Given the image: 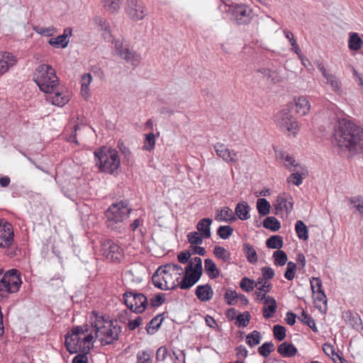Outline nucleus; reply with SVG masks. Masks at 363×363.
Listing matches in <instances>:
<instances>
[{
	"label": "nucleus",
	"instance_id": "6e6552de",
	"mask_svg": "<svg viewBox=\"0 0 363 363\" xmlns=\"http://www.w3.org/2000/svg\"><path fill=\"white\" fill-rule=\"evenodd\" d=\"M100 252L104 257L112 262H120L123 257V249L110 239L101 243Z\"/></svg>",
	"mask_w": 363,
	"mask_h": 363
},
{
	"label": "nucleus",
	"instance_id": "5701e85b",
	"mask_svg": "<svg viewBox=\"0 0 363 363\" xmlns=\"http://www.w3.org/2000/svg\"><path fill=\"white\" fill-rule=\"evenodd\" d=\"M294 106L296 112L300 116L306 115L311 108V104L308 100L304 96H300L297 99H295Z\"/></svg>",
	"mask_w": 363,
	"mask_h": 363
},
{
	"label": "nucleus",
	"instance_id": "b1692460",
	"mask_svg": "<svg viewBox=\"0 0 363 363\" xmlns=\"http://www.w3.org/2000/svg\"><path fill=\"white\" fill-rule=\"evenodd\" d=\"M250 206L245 202H239L235 208V213L239 219L246 220L250 218Z\"/></svg>",
	"mask_w": 363,
	"mask_h": 363
},
{
	"label": "nucleus",
	"instance_id": "052dcab7",
	"mask_svg": "<svg viewBox=\"0 0 363 363\" xmlns=\"http://www.w3.org/2000/svg\"><path fill=\"white\" fill-rule=\"evenodd\" d=\"M93 345L87 346V350L82 354H78L72 359V363H89L87 354L89 352Z\"/></svg>",
	"mask_w": 363,
	"mask_h": 363
},
{
	"label": "nucleus",
	"instance_id": "dca6fc26",
	"mask_svg": "<svg viewBox=\"0 0 363 363\" xmlns=\"http://www.w3.org/2000/svg\"><path fill=\"white\" fill-rule=\"evenodd\" d=\"M197 231H193L187 235L190 245H199L202 244L204 239V218L200 219L197 224Z\"/></svg>",
	"mask_w": 363,
	"mask_h": 363
},
{
	"label": "nucleus",
	"instance_id": "9b49d317",
	"mask_svg": "<svg viewBox=\"0 0 363 363\" xmlns=\"http://www.w3.org/2000/svg\"><path fill=\"white\" fill-rule=\"evenodd\" d=\"M13 228L7 220H0V247H9L13 242Z\"/></svg>",
	"mask_w": 363,
	"mask_h": 363
},
{
	"label": "nucleus",
	"instance_id": "37998d69",
	"mask_svg": "<svg viewBox=\"0 0 363 363\" xmlns=\"http://www.w3.org/2000/svg\"><path fill=\"white\" fill-rule=\"evenodd\" d=\"M274 258V264L277 266H284L287 261V255L283 250H276L273 253Z\"/></svg>",
	"mask_w": 363,
	"mask_h": 363
},
{
	"label": "nucleus",
	"instance_id": "bb28decb",
	"mask_svg": "<svg viewBox=\"0 0 363 363\" xmlns=\"http://www.w3.org/2000/svg\"><path fill=\"white\" fill-rule=\"evenodd\" d=\"M55 70L50 65H40L35 69L34 77H49L55 76Z\"/></svg>",
	"mask_w": 363,
	"mask_h": 363
},
{
	"label": "nucleus",
	"instance_id": "a18cd8bd",
	"mask_svg": "<svg viewBox=\"0 0 363 363\" xmlns=\"http://www.w3.org/2000/svg\"><path fill=\"white\" fill-rule=\"evenodd\" d=\"M300 320L308 326L313 332H318L315 320L304 311L302 312Z\"/></svg>",
	"mask_w": 363,
	"mask_h": 363
},
{
	"label": "nucleus",
	"instance_id": "ddd939ff",
	"mask_svg": "<svg viewBox=\"0 0 363 363\" xmlns=\"http://www.w3.org/2000/svg\"><path fill=\"white\" fill-rule=\"evenodd\" d=\"M81 334H83V326L76 325L73 326L72 329L65 335V346L70 354H75L78 352L79 348L77 347V346L71 347V342H74L75 339H74V337L79 336Z\"/></svg>",
	"mask_w": 363,
	"mask_h": 363
},
{
	"label": "nucleus",
	"instance_id": "39448f33",
	"mask_svg": "<svg viewBox=\"0 0 363 363\" xmlns=\"http://www.w3.org/2000/svg\"><path fill=\"white\" fill-rule=\"evenodd\" d=\"M123 299L130 311L135 314L143 313L148 306L147 297L133 289H127L123 294Z\"/></svg>",
	"mask_w": 363,
	"mask_h": 363
},
{
	"label": "nucleus",
	"instance_id": "20e7f679",
	"mask_svg": "<svg viewBox=\"0 0 363 363\" xmlns=\"http://www.w3.org/2000/svg\"><path fill=\"white\" fill-rule=\"evenodd\" d=\"M225 6H228V11L231 13L232 20L238 26L249 24L253 18L252 8L245 4H230V0H220Z\"/></svg>",
	"mask_w": 363,
	"mask_h": 363
},
{
	"label": "nucleus",
	"instance_id": "c9c22d12",
	"mask_svg": "<svg viewBox=\"0 0 363 363\" xmlns=\"http://www.w3.org/2000/svg\"><path fill=\"white\" fill-rule=\"evenodd\" d=\"M257 209L261 216H265L269 213L270 203L266 199H258L257 201Z\"/></svg>",
	"mask_w": 363,
	"mask_h": 363
},
{
	"label": "nucleus",
	"instance_id": "0e129e2a",
	"mask_svg": "<svg viewBox=\"0 0 363 363\" xmlns=\"http://www.w3.org/2000/svg\"><path fill=\"white\" fill-rule=\"evenodd\" d=\"M350 203L353 204L357 211L363 214V199L362 197H352L350 199Z\"/></svg>",
	"mask_w": 363,
	"mask_h": 363
},
{
	"label": "nucleus",
	"instance_id": "09e8293b",
	"mask_svg": "<svg viewBox=\"0 0 363 363\" xmlns=\"http://www.w3.org/2000/svg\"><path fill=\"white\" fill-rule=\"evenodd\" d=\"M116 48L118 50V55L125 60L126 62H130L134 57V53L132 52L128 48H123L122 44H116Z\"/></svg>",
	"mask_w": 363,
	"mask_h": 363
},
{
	"label": "nucleus",
	"instance_id": "774afa93",
	"mask_svg": "<svg viewBox=\"0 0 363 363\" xmlns=\"http://www.w3.org/2000/svg\"><path fill=\"white\" fill-rule=\"evenodd\" d=\"M191 257V253L188 250H183L178 253L177 259L181 264H189V259Z\"/></svg>",
	"mask_w": 363,
	"mask_h": 363
},
{
	"label": "nucleus",
	"instance_id": "f8f14e48",
	"mask_svg": "<svg viewBox=\"0 0 363 363\" xmlns=\"http://www.w3.org/2000/svg\"><path fill=\"white\" fill-rule=\"evenodd\" d=\"M274 206L276 214H278L279 211H285L286 213L288 215L293 210L294 199L289 194L285 193L279 194L277 197Z\"/></svg>",
	"mask_w": 363,
	"mask_h": 363
},
{
	"label": "nucleus",
	"instance_id": "aec40b11",
	"mask_svg": "<svg viewBox=\"0 0 363 363\" xmlns=\"http://www.w3.org/2000/svg\"><path fill=\"white\" fill-rule=\"evenodd\" d=\"M297 352L294 345L288 342H283L277 347V352L283 357H293Z\"/></svg>",
	"mask_w": 363,
	"mask_h": 363
},
{
	"label": "nucleus",
	"instance_id": "393cba45",
	"mask_svg": "<svg viewBox=\"0 0 363 363\" xmlns=\"http://www.w3.org/2000/svg\"><path fill=\"white\" fill-rule=\"evenodd\" d=\"M242 247L243 253L248 262L255 264L257 262L258 257L255 247L248 242L244 243Z\"/></svg>",
	"mask_w": 363,
	"mask_h": 363
},
{
	"label": "nucleus",
	"instance_id": "a878e982",
	"mask_svg": "<svg viewBox=\"0 0 363 363\" xmlns=\"http://www.w3.org/2000/svg\"><path fill=\"white\" fill-rule=\"evenodd\" d=\"M91 325L95 329V335L96 337L99 336V333H100L101 335L112 339L113 337H115L114 331L113 330V328H106L105 325H98L96 321L91 322Z\"/></svg>",
	"mask_w": 363,
	"mask_h": 363
},
{
	"label": "nucleus",
	"instance_id": "864d4df0",
	"mask_svg": "<svg viewBox=\"0 0 363 363\" xmlns=\"http://www.w3.org/2000/svg\"><path fill=\"white\" fill-rule=\"evenodd\" d=\"M274 337L279 341L283 340L286 337V329L281 325H275L273 328Z\"/></svg>",
	"mask_w": 363,
	"mask_h": 363
},
{
	"label": "nucleus",
	"instance_id": "9d476101",
	"mask_svg": "<svg viewBox=\"0 0 363 363\" xmlns=\"http://www.w3.org/2000/svg\"><path fill=\"white\" fill-rule=\"evenodd\" d=\"M6 281L8 287V293H16L19 291L22 284L21 274L16 269H11L6 271L2 277Z\"/></svg>",
	"mask_w": 363,
	"mask_h": 363
},
{
	"label": "nucleus",
	"instance_id": "cd10ccee",
	"mask_svg": "<svg viewBox=\"0 0 363 363\" xmlns=\"http://www.w3.org/2000/svg\"><path fill=\"white\" fill-rule=\"evenodd\" d=\"M213 255L217 259H221L225 262H230L231 260L230 252L221 246H215Z\"/></svg>",
	"mask_w": 363,
	"mask_h": 363
},
{
	"label": "nucleus",
	"instance_id": "6ab92c4d",
	"mask_svg": "<svg viewBox=\"0 0 363 363\" xmlns=\"http://www.w3.org/2000/svg\"><path fill=\"white\" fill-rule=\"evenodd\" d=\"M325 83L328 84L330 89L338 95H341L343 92L342 87V82L340 79L334 74H329L325 78Z\"/></svg>",
	"mask_w": 363,
	"mask_h": 363
},
{
	"label": "nucleus",
	"instance_id": "1a4fd4ad",
	"mask_svg": "<svg viewBox=\"0 0 363 363\" xmlns=\"http://www.w3.org/2000/svg\"><path fill=\"white\" fill-rule=\"evenodd\" d=\"M33 81L39 87L40 90L45 94H52L59 86V79L55 72V76L49 77H34Z\"/></svg>",
	"mask_w": 363,
	"mask_h": 363
},
{
	"label": "nucleus",
	"instance_id": "473e14b6",
	"mask_svg": "<svg viewBox=\"0 0 363 363\" xmlns=\"http://www.w3.org/2000/svg\"><path fill=\"white\" fill-rule=\"evenodd\" d=\"M263 226L267 229L276 232L280 229L281 223L275 217L269 216L264 220Z\"/></svg>",
	"mask_w": 363,
	"mask_h": 363
},
{
	"label": "nucleus",
	"instance_id": "de8ad7c7",
	"mask_svg": "<svg viewBox=\"0 0 363 363\" xmlns=\"http://www.w3.org/2000/svg\"><path fill=\"white\" fill-rule=\"evenodd\" d=\"M274 348V345L272 342H265L258 347V352L263 357H267Z\"/></svg>",
	"mask_w": 363,
	"mask_h": 363
},
{
	"label": "nucleus",
	"instance_id": "f257e3e1",
	"mask_svg": "<svg viewBox=\"0 0 363 363\" xmlns=\"http://www.w3.org/2000/svg\"><path fill=\"white\" fill-rule=\"evenodd\" d=\"M333 145L357 151L363 147V129L346 118H339L335 127Z\"/></svg>",
	"mask_w": 363,
	"mask_h": 363
},
{
	"label": "nucleus",
	"instance_id": "423d86ee",
	"mask_svg": "<svg viewBox=\"0 0 363 363\" xmlns=\"http://www.w3.org/2000/svg\"><path fill=\"white\" fill-rule=\"evenodd\" d=\"M274 122L276 125L281 131H287L294 136L296 135L298 131V125L297 121L290 113V111L288 108H283L278 111L274 116Z\"/></svg>",
	"mask_w": 363,
	"mask_h": 363
},
{
	"label": "nucleus",
	"instance_id": "4be33fe9",
	"mask_svg": "<svg viewBox=\"0 0 363 363\" xmlns=\"http://www.w3.org/2000/svg\"><path fill=\"white\" fill-rule=\"evenodd\" d=\"M215 219L219 222H229L232 223L236 220L233 211L229 207H224L217 211Z\"/></svg>",
	"mask_w": 363,
	"mask_h": 363
},
{
	"label": "nucleus",
	"instance_id": "a19ab883",
	"mask_svg": "<svg viewBox=\"0 0 363 363\" xmlns=\"http://www.w3.org/2000/svg\"><path fill=\"white\" fill-rule=\"evenodd\" d=\"M153 352L150 350L139 351L137 354V363H152Z\"/></svg>",
	"mask_w": 363,
	"mask_h": 363
},
{
	"label": "nucleus",
	"instance_id": "7c9ffc66",
	"mask_svg": "<svg viewBox=\"0 0 363 363\" xmlns=\"http://www.w3.org/2000/svg\"><path fill=\"white\" fill-rule=\"evenodd\" d=\"M266 245L268 248L280 250L284 245L283 238L278 235H272L267 240Z\"/></svg>",
	"mask_w": 363,
	"mask_h": 363
},
{
	"label": "nucleus",
	"instance_id": "e2e57ef3",
	"mask_svg": "<svg viewBox=\"0 0 363 363\" xmlns=\"http://www.w3.org/2000/svg\"><path fill=\"white\" fill-rule=\"evenodd\" d=\"M104 3V6L105 9L108 11L110 13H114L118 11L120 9L121 4L117 3L116 1H102Z\"/></svg>",
	"mask_w": 363,
	"mask_h": 363
},
{
	"label": "nucleus",
	"instance_id": "49530a36",
	"mask_svg": "<svg viewBox=\"0 0 363 363\" xmlns=\"http://www.w3.org/2000/svg\"><path fill=\"white\" fill-rule=\"evenodd\" d=\"M32 28L35 33L48 37L52 36L53 33L56 31V28L53 26L43 28L40 27L39 26H32Z\"/></svg>",
	"mask_w": 363,
	"mask_h": 363
},
{
	"label": "nucleus",
	"instance_id": "4d7b16f0",
	"mask_svg": "<svg viewBox=\"0 0 363 363\" xmlns=\"http://www.w3.org/2000/svg\"><path fill=\"white\" fill-rule=\"evenodd\" d=\"M0 60L6 61L13 66L17 63L16 57L9 52H0Z\"/></svg>",
	"mask_w": 363,
	"mask_h": 363
},
{
	"label": "nucleus",
	"instance_id": "f03ea898",
	"mask_svg": "<svg viewBox=\"0 0 363 363\" xmlns=\"http://www.w3.org/2000/svg\"><path fill=\"white\" fill-rule=\"evenodd\" d=\"M95 165L99 172L113 176L118 175L121 160L116 150L101 146L94 150Z\"/></svg>",
	"mask_w": 363,
	"mask_h": 363
},
{
	"label": "nucleus",
	"instance_id": "c03bdc74",
	"mask_svg": "<svg viewBox=\"0 0 363 363\" xmlns=\"http://www.w3.org/2000/svg\"><path fill=\"white\" fill-rule=\"evenodd\" d=\"M240 286L243 291L248 293L251 292L256 287L255 281L247 277H244L240 282Z\"/></svg>",
	"mask_w": 363,
	"mask_h": 363
},
{
	"label": "nucleus",
	"instance_id": "72a5a7b5",
	"mask_svg": "<svg viewBox=\"0 0 363 363\" xmlns=\"http://www.w3.org/2000/svg\"><path fill=\"white\" fill-rule=\"evenodd\" d=\"M206 273L210 279H215L219 275V269L211 259H206Z\"/></svg>",
	"mask_w": 363,
	"mask_h": 363
},
{
	"label": "nucleus",
	"instance_id": "13d9d810",
	"mask_svg": "<svg viewBox=\"0 0 363 363\" xmlns=\"http://www.w3.org/2000/svg\"><path fill=\"white\" fill-rule=\"evenodd\" d=\"M296 267V264L294 262H289L287 263L286 270L284 273V277L289 281L293 280L295 277Z\"/></svg>",
	"mask_w": 363,
	"mask_h": 363
},
{
	"label": "nucleus",
	"instance_id": "2f4dec72",
	"mask_svg": "<svg viewBox=\"0 0 363 363\" xmlns=\"http://www.w3.org/2000/svg\"><path fill=\"white\" fill-rule=\"evenodd\" d=\"M48 43L54 48L63 49L67 47L69 40V39H65L62 35H60L56 38H51Z\"/></svg>",
	"mask_w": 363,
	"mask_h": 363
},
{
	"label": "nucleus",
	"instance_id": "0eeeda50",
	"mask_svg": "<svg viewBox=\"0 0 363 363\" xmlns=\"http://www.w3.org/2000/svg\"><path fill=\"white\" fill-rule=\"evenodd\" d=\"M125 13L134 21L143 19L147 15V9L141 0H126Z\"/></svg>",
	"mask_w": 363,
	"mask_h": 363
},
{
	"label": "nucleus",
	"instance_id": "79ce46f5",
	"mask_svg": "<svg viewBox=\"0 0 363 363\" xmlns=\"http://www.w3.org/2000/svg\"><path fill=\"white\" fill-rule=\"evenodd\" d=\"M251 318L250 313L248 311L240 313L236 317L235 325L238 327H246Z\"/></svg>",
	"mask_w": 363,
	"mask_h": 363
},
{
	"label": "nucleus",
	"instance_id": "4c0bfd02",
	"mask_svg": "<svg viewBox=\"0 0 363 363\" xmlns=\"http://www.w3.org/2000/svg\"><path fill=\"white\" fill-rule=\"evenodd\" d=\"M262 337L260 333L257 330H253L246 336V343L253 347L260 343Z\"/></svg>",
	"mask_w": 363,
	"mask_h": 363
},
{
	"label": "nucleus",
	"instance_id": "2eb2a0df",
	"mask_svg": "<svg viewBox=\"0 0 363 363\" xmlns=\"http://www.w3.org/2000/svg\"><path fill=\"white\" fill-rule=\"evenodd\" d=\"M191 267H186L185 272L186 274L182 279V281L179 284V287L181 289L186 290L189 289L200 279L201 275L191 271Z\"/></svg>",
	"mask_w": 363,
	"mask_h": 363
},
{
	"label": "nucleus",
	"instance_id": "c85d7f7f",
	"mask_svg": "<svg viewBox=\"0 0 363 363\" xmlns=\"http://www.w3.org/2000/svg\"><path fill=\"white\" fill-rule=\"evenodd\" d=\"M259 72L266 78L269 79L273 84L279 83L281 81V77L275 70H271L267 68H261Z\"/></svg>",
	"mask_w": 363,
	"mask_h": 363
},
{
	"label": "nucleus",
	"instance_id": "603ef678",
	"mask_svg": "<svg viewBox=\"0 0 363 363\" xmlns=\"http://www.w3.org/2000/svg\"><path fill=\"white\" fill-rule=\"evenodd\" d=\"M155 145V134L152 132L146 134L143 149L147 151H151L152 150L154 149Z\"/></svg>",
	"mask_w": 363,
	"mask_h": 363
},
{
	"label": "nucleus",
	"instance_id": "7ed1b4c3",
	"mask_svg": "<svg viewBox=\"0 0 363 363\" xmlns=\"http://www.w3.org/2000/svg\"><path fill=\"white\" fill-rule=\"evenodd\" d=\"M132 211L133 208L127 199L113 203L104 212L106 226L111 230H118Z\"/></svg>",
	"mask_w": 363,
	"mask_h": 363
},
{
	"label": "nucleus",
	"instance_id": "5fc2aeb1",
	"mask_svg": "<svg viewBox=\"0 0 363 363\" xmlns=\"http://www.w3.org/2000/svg\"><path fill=\"white\" fill-rule=\"evenodd\" d=\"M165 301V294L158 293L150 299V305L152 307H159Z\"/></svg>",
	"mask_w": 363,
	"mask_h": 363
},
{
	"label": "nucleus",
	"instance_id": "f704fd0d",
	"mask_svg": "<svg viewBox=\"0 0 363 363\" xmlns=\"http://www.w3.org/2000/svg\"><path fill=\"white\" fill-rule=\"evenodd\" d=\"M186 267H191V271L197 273L202 276L203 268H202V259L200 257H190L189 264Z\"/></svg>",
	"mask_w": 363,
	"mask_h": 363
},
{
	"label": "nucleus",
	"instance_id": "e433bc0d",
	"mask_svg": "<svg viewBox=\"0 0 363 363\" xmlns=\"http://www.w3.org/2000/svg\"><path fill=\"white\" fill-rule=\"evenodd\" d=\"M362 40L357 33H351L348 41V47L351 50L360 49Z\"/></svg>",
	"mask_w": 363,
	"mask_h": 363
},
{
	"label": "nucleus",
	"instance_id": "58836bf2",
	"mask_svg": "<svg viewBox=\"0 0 363 363\" xmlns=\"http://www.w3.org/2000/svg\"><path fill=\"white\" fill-rule=\"evenodd\" d=\"M234 229L230 225H220L217 229L216 233L223 240L228 239L233 233Z\"/></svg>",
	"mask_w": 363,
	"mask_h": 363
},
{
	"label": "nucleus",
	"instance_id": "bf43d9fd",
	"mask_svg": "<svg viewBox=\"0 0 363 363\" xmlns=\"http://www.w3.org/2000/svg\"><path fill=\"white\" fill-rule=\"evenodd\" d=\"M92 80V76L90 73H85L82 77L81 93L84 95V91L89 90V86Z\"/></svg>",
	"mask_w": 363,
	"mask_h": 363
},
{
	"label": "nucleus",
	"instance_id": "f3484780",
	"mask_svg": "<svg viewBox=\"0 0 363 363\" xmlns=\"http://www.w3.org/2000/svg\"><path fill=\"white\" fill-rule=\"evenodd\" d=\"M343 318L346 323L355 330L359 332L363 330L362 319L358 313L348 311L344 313Z\"/></svg>",
	"mask_w": 363,
	"mask_h": 363
},
{
	"label": "nucleus",
	"instance_id": "69168bd1",
	"mask_svg": "<svg viewBox=\"0 0 363 363\" xmlns=\"http://www.w3.org/2000/svg\"><path fill=\"white\" fill-rule=\"evenodd\" d=\"M94 21L101 30H105L110 33V25L109 23L106 21V20L100 16H96L94 18Z\"/></svg>",
	"mask_w": 363,
	"mask_h": 363
},
{
	"label": "nucleus",
	"instance_id": "412c9836",
	"mask_svg": "<svg viewBox=\"0 0 363 363\" xmlns=\"http://www.w3.org/2000/svg\"><path fill=\"white\" fill-rule=\"evenodd\" d=\"M264 306L263 307V316L264 318H270L273 317L277 311V304L275 298L272 296H268L266 301H264Z\"/></svg>",
	"mask_w": 363,
	"mask_h": 363
},
{
	"label": "nucleus",
	"instance_id": "3c124183",
	"mask_svg": "<svg viewBox=\"0 0 363 363\" xmlns=\"http://www.w3.org/2000/svg\"><path fill=\"white\" fill-rule=\"evenodd\" d=\"M224 298L228 305L233 306L236 303L238 298V294L235 290L228 289L225 293Z\"/></svg>",
	"mask_w": 363,
	"mask_h": 363
},
{
	"label": "nucleus",
	"instance_id": "c756f323",
	"mask_svg": "<svg viewBox=\"0 0 363 363\" xmlns=\"http://www.w3.org/2000/svg\"><path fill=\"white\" fill-rule=\"evenodd\" d=\"M295 230L299 239L306 240L308 238V230L306 225L301 220L296 222Z\"/></svg>",
	"mask_w": 363,
	"mask_h": 363
},
{
	"label": "nucleus",
	"instance_id": "8fccbe9b",
	"mask_svg": "<svg viewBox=\"0 0 363 363\" xmlns=\"http://www.w3.org/2000/svg\"><path fill=\"white\" fill-rule=\"evenodd\" d=\"M69 101L68 96L63 95L62 93L57 91L52 97V104L60 107L64 106Z\"/></svg>",
	"mask_w": 363,
	"mask_h": 363
},
{
	"label": "nucleus",
	"instance_id": "a211bd4d",
	"mask_svg": "<svg viewBox=\"0 0 363 363\" xmlns=\"http://www.w3.org/2000/svg\"><path fill=\"white\" fill-rule=\"evenodd\" d=\"M164 319V313L157 314L147 324L145 330L149 335H154L161 327Z\"/></svg>",
	"mask_w": 363,
	"mask_h": 363
},
{
	"label": "nucleus",
	"instance_id": "ea45409f",
	"mask_svg": "<svg viewBox=\"0 0 363 363\" xmlns=\"http://www.w3.org/2000/svg\"><path fill=\"white\" fill-rule=\"evenodd\" d=\"M323 350L324 352L329 357H331L334 362H335L334 357L336 356L338 359L340 360L341 363H343L345 359L342 355H340L337 352H335V350L333 345L328 343H325L323 345Z\"/></svg>",
	"mask_w": 363,
	"mask_h": 363
},
{
	"label": "nucleus",
	"instance_id": "680f3d73",
	"mask_svg": "<svg viewBox=\"0 0 363 363\" xmlns=\"http://www.w3.org/2000/svg\"><path fill=\"white\" fill-rule=\"evenodd\" d=\"M284 34L286 38L289 40L291 45L292 47L291 50L296 54H298L300 52V48H298V46L296 42V40L294 38L293 33L288 30H284Z\"/></svg>",
	"mask_w": 363,
	"mask_h": 363
},
{
	"label": "nucleus",
	"instance_id": "4468645a",
	"mask_svg": "<svg viewBox=\"0 0 363 363\" xmlns=\"http://www.w3.org/2000/svg\"><path fill=\"white\" fill-rule=\"evenodd\" d=\"M217 155L226 162H236L238 160L237 152L230 151L226 146L221 143H217L214 146Z\"/></svg>",
	"mask_w": 363,
	"mask_h": 363
},
{
	"label": "nucleus",
	"instance_id": "6e6d98bb",
	"mask_svg": "<svg viewBox=\"0 0 363 363\" xmlns=\"http://www.w3.org/2000/svg\"><path fill=\"white\" fill-rule=\"evenodd\" d=\"M162 272V267H160L153 274L152 277V281L154 286L161 290H169V287L165 284L164 286L163 284L160 281L156 279V278L160 274V272Z\"/></svg>",
	"mask_w": 363,
	"mask_h": 363
},
{
	"label": "nucleus",
	"instance_id": "338daca9",
	"mask_svg": "<svg viewBox=\"0 0 363 363\" xmlns=\"http://www.w3.org/2000/svg\"><path fill=\"white\" fill-rule=\"evenodd\" d=\"M311 290L313 294L318 291H323L322 289V281L319 277H312L310 280Z\"/></svg>",
	"mask_w": 363,
	"mask_h": 363
}]
</instances>
